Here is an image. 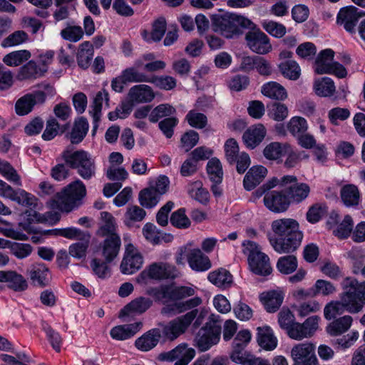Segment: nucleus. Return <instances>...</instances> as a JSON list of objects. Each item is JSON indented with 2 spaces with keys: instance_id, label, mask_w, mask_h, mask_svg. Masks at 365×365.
Masks as SVG:
<instances>
[{
  "instance_id": "f257e3e1",
  "label": "nucleus",
  "mask_w": 365,
  "mask_h": 365,
  "mask_svg": "<svg viewBox=\"0 0 365 365\" xmlns=\"http://www.w3.org/2000/svg\"><path fill=\"white\" fill-rule=\"evenodd\" d=\"M271 230L272 233L268 235V239L277 253H292L300 246L303 233L297 220L292 218L275 220L271 224Z\"/></svg>"
},
{
  "instance_id": "f03ea898",
  "label": "nucleus",
  "mask_w": 365,
  "mask_h": 365,
  "mask_svg": "<svg viewBox=\"0 0 365 365\" xmlns=\"http://www.w3.org/2000/svg\"><path fill=\"white\" fill-rule=\"evenodd\" d=\"M212 29L227 38L242 34L245 29H254L255 24L245 16L225 13L212 16Z\"/></svg>"
},
{
  "instance_id": "7ed1b4c3",
  "label": "nucleus",
  "mask_w": 365,
  "mask_h": 365,
  "mask_svg": "<svg viewBox=\"0 0 365 365\" xmlns=\"http://www.w3.org/2000/svg\"><path fill=\"white\" fill-rule=\"evenodd\" d=\"M86 190L83 182L77 180L68 185L53 198L52 206L62 212H69L80 205L82 198L86 195Z\"/></svg>"
},
{
  "instance_id": "20e7f679",
  "label": "nucleus",
  "mask_w": 365,
  "mask_h": 365,
  "mask_svg": "<svg viewBox=\"0 0 365 365\" xmlns=\"http://www.w3.org/2000/svg\"><path fill=\"white\" fill-rule=\"evenodd\" d=\"M61 158L67 165L75 169L77 173L84 180H90L96 174V163L92 155L83 150L74 152L65 150Z\"/></svg>"
},
{
  "instance_id": "39448f33",
  "label": "nucleus",
  "mask_w": 365,
  "mask_h": 365,
  "mask_svg": "<svg viewBox=\"0 0 365 365\" xmlns=\"http://www.w3.org/2000/svg\"><path fill=\"white\" fill-rule=\"evenodd\" d=\"M9 199L17 202L24 207H29L26 211V220L29 223H46L50 222L51 217H56V214L48 212L43 215L40 214L34 209H39L38 199L32 194L26 192L24 190L19 189L10 194Z\"/></svg>"
},
{
  "instance_id": "423d86ee",
  "label": "nucleus",
  "mask_w": 365,
  "mask_h": 365,
  "mask_svg": "<svg viewBox=\"0 0 365 365\" xmlns=\"http://www.w3.org/2000/svg\"><path fill=\"white\" fill-rule=\"evenodd\" d=\"M221 331V317L214 314H210L205 326L199 330L195 336L196 346L201 351L208 350L219 342Z\"/></svg>"
},
{
  "instance_id": "0eeeda50",
  "label": "nucleus",
  "mask_w": 365,
  "mask_h": 365,
  "mask_svg": "<svg viewBox=\"0 0 365 365\" xmlns=\"http://www.w3.org/2000/svg\"><path fill=\"white\" fill-rule=\"evenodd\" d=\"M243 252L248 256V263L252 272L257 275L267 276L272 273L269 258L260 252L257 245L252 241L243 242Z\"/></svg>"
},
{
  "instance_id": "6e6552de",
  "label": "nucleus",
  "mask_w": 365,
  "mask_h": 365,
  "mask_svg": "<svg viewBox=\"0 0 365 365\" xmlns=\"http://www.w3.org/2000/svg\"><path fill=\"white\" fill-rule=\"evenodd\" d=\"M341 284L342 292L339 299L346 307V312L351 314L360 312L364 307V301L357 287V279L348 277L342 281Z\"/></svg>"
},
{
  "instance_id": "1a4fd4ad",
  "label": "nucleus",
  "mask_w": 365,
  "mask_h": 365,
  "mask_svg": "<svg viewBox=\"0 0 365 365\" xmlns=\"http://www.w3.org/2000/svg\"><path fill=\"white\" fill-rule=\"evenodd\" d=\"M197 313L198 309H194L166 324H161V334L165 339L169 341L175 340L186 332L197 317Z\"/></svg>"
},
{
  "instance_id": "9d476101",
  "label": "nucleus",
  "mask_w": 365,
  "mask_h": 365,
  "mask_svg": "<svg viewBox=\"0 0 365 365\" xmlns=\"http://www.w3.org/2000/svg\"><path fill=\"white\" fill-rule=\"evenodd\" d=\"M195 292V289L191 287L163 285L155 289L153 291V294L156 300L165 304L170 302H175L193 296Z\"/></svg>"
},
{
  "instance_id": "9b49d317",
  "label": "nucleus",
  "mask_w": 365,
  "mask_h": 365,
  "mask_svg": "<svg viewBox=\"0 0 365 365\" xmlns=\"http://www.w3.org/2000/svg\"><path fill=\"white\" fill-rule=\"evenodd\" d=\"M143 273L150 279L159 281L175 279L180 276V271L175 265L164 262L152 263Z\"/></svg>"
},
{
  "instance_id": "f8f14e48",
  "label": "nucleus",
  "mask_w": 365,
  "mask_h": 365,
  "mask_svg": "<svg viewBox=\"0 0 365 365\" xmlns=\"http://www.w3.org/2000/svg\"><path fill=\"white\" fill-rule=\"evenodd\" d=\"M294 365H317L315 346L309 342L294 345L291 350Z\"/></svg>"
},
{
  "instance_id": "ddd939ff",
  "label": "nucleus",
  "mask_w": 365,
  "mask_h": 365,
  "mask_svg": "<svg viewBox=\"0 0 365 365\" xmlns=\"http://www.w3.org/2000/svg\"><path fill=\"white\" fill-rule=\"evenodd\" d=\"M319 318L312 316L307 318L303 323L294 322L287 331V335L292 339L300 341L312 336L318 329Z\"/></svg>"
},
{
  "instance_id": "4468645a",
  "label": "nucleus",
  "mask_w": 365,
  "mask_h": 365,
  "mask_svg": "<svg viewBox=\"0 0 365 365\" xmlns=\"http://www.w3.org/2000/svg\"><path fill=\"white\" fill-rule=\"evenodd\" d=\"M263 202L266 208L274 213L284 212L290 206L289 198L284 189L267 192Z\"/></svg>"
},
{
  "instance_id": "2eb2a0df",
  "label": "nucleus",
  "mask_w": 365,
  "mask_h": 365,
  "mask_svg": "<svg viewBox=\"0 0 365 365\" xmlns=\"http://www.w3.org/2000/svg\"><path fill=\"white\" fill-rule=\"evenodd\" d=\"M363 16H365V11L354 6L343 7L337 14L336 24L342 26L347 32L353 34L359 19Z\"/></svg>"
},
{
  "instance_id": "dca6fc26",
  "label": "nucleus",
  "mask_w": 365,
  "mask_h": 365,
  "mask_svg": "<svg viewBox=\"0 0 365 365\" xmlns=\"http://www.w3.org/2000/svg\"><path fill=\"white\" fill-rule=\"evenodd\" d=\"M283 177H292L294 180H290V182H287L286 185H283L282 182L278 184L282 188H284L287 195L289 198L290 204L299 203L304 201L309 195L310 187L307 183L297 182V178L294 175H284Z\"/></svg>"
},
{
  "instance_id": "f3484780",
  "label": "nucleus",
  "mask_w": 365,
  "mask_h": 365,
  "mask_svg": "<svg viewBox=\"0 0 365 365\" xmlns=\"http://www.w3.org/2000/svg\"><path fill=\"white\" fill-rule=\"evenodd\" d=\"M246 34L245 40L248 47L258 54H267L272 50L269 37L259 29H250Z\"/></svg>"
},
{
  "instance_id": "a211bd4d",
  "label": "nucleus",
  "mask_w": 365,
  "mask_h": 365,
  "mask_svg": "<svg viewBox=\"0 0 365 365\" xmlns=\"http://www.w3.org/2000/svg\"><path fill=\"white\" fill-rule=\"evenodd\" d=\"M195 351L186 345H179L168 352L160 353L158 359L161 361H173L177 360L174 365H187L194 358Z\"/></svg>"
},
{
  "instance_id": "6ab92c4d",
  "label": "nucleus",
  "mask_w": 365,
  "mask_h": 365,
  "mask_svg": "<svg viewBox=\"0 0 365 365\" xmlns=\"http://www.w3.org/2000/svg\"><path fill=\"white\" fill-rule=\"evenodd\" d=\"M26 274L31 284L40 288L47 287L51 280L49 268L42 262H36L31 264L27 269Z\"/></svg>"
},
{
  "instance_id": "aec40b11",
  "label": "nucleus",
  "mask_w": 365,
  "mask_h": 365,
  "mask_svg": "<svg viewBox=\"0 0 365 365\" xmlns=\"http://www.w3.org/2000/svg\"><path fill=\"white\" fill-rule=\"evenodd\" d=\"M143 263L142 255L133 245H128L120 264L121 272L125 274H133L141 268Z\"/></svg>"
},
{
  "instance_id": "412c9836",
  "label": "nucleus",
  "mask_w": 365,
  "mask_h": 365,
  "mask_svg": "<svg viewBox=\"0 0 365 365\" xmlns=\"http://www.w3.org/2000/svg\"><path fill=\"white\" fill-rule=\"evenodd\" d=\"M250 339L251 333L247 329L240 331L237 334L232 342L233 351L230 355L232 361L240 364V362L236 361L235 358H239V360L245 361L250 358V356H255L249 352L243 351L244 348L250 342Z\"/></svg>"
},
{
  "instance_id": "4be33fe9",
  "label": "nucleus",
  "mask_w": 365,
  "mask_h": 365,
  "mask_svg": "<svg viewBox=\"0 0 365 365\" xmlns=\"http://www.w3.org/2000/svg\"><path fill=\"white\" fill-rule=\"evenodd\" d=\"M46 99L43 91H36L20 98L16 103L15 108L17 114L26 115L31 111L34 105L43 103Z\"/></svg>"
},
{
  "instance_id": "5701e85b",
  "label": "nucleus",
  "mask_w": 365,
  "mask_h": 365,
  "mask_svg": "<svg viewBox=\"0 0 365 365\" xmlns=\"http://www.w3.org/2000/svg\"><path fill=\"white\" fill-rule=\"evenodd\" d=\"M155 98L152 88L145 84L131 87L128 93V99L133 104L150 103Z\"/></svg>"
},
{
  "instance_id": "b1692460",
  "label": "nucleus",
  "mask_w": 365,
  "mask_h": 365,
  "mask_svg": "<svg viewBox=\"0 0 365 365\" xmlns=\"http://www.w3.org/2000/svg\"><path fill=\"white\" fill-rule=\"evenodd\" d=\"M187 261L190 267L195 272H205L211 268L209 257L200 249H191L187 255Z\"/></svg>"
},
{
  "instance_id": "393cba45",
  "label": "nucleus",
  "mask_w": 365,
  "mask_h": 365,
  "mask_svg": "<svg viewBox=\"0 0 365 365\" xmlns=\"http://www.w3.org/2000/svg\"><path fill=\"white\" fill-rule=\"evenodd\" d=\"M202 303L201 298L193 297L185 302H173L165 304L160 311V313L165 317H170L185 312L187 309L195 308Z\"/></svg>"
},
{
  "instance_id": "a878e982",
  "label": "nucleus",
  "mask_w": 365,
  "mask_h": 365,
  "mask_svg": "<svg viewBox=\"0 0 365 365\" xmlns=\"http://www.w3.org/2000/svg\"><path fill=\"white\" fill-rule=\"evenodd\" d=\"M0 282H6L8 287L15 292H24L29 287L25 277L16 271H0Z\"/></svg>"
},
{
  "instance_id": "bb28decb",
  "label": "nucleus",
  "mask_w": 365,
  "mask_h": 365,
  "mask_svg": "<svg viewBox=\"0 0 365 365\" xmlns=\"http://www.w3.org/2000/svg\"><path fill=\"white\" fill-rule=\"evenodd\" d=\"M121 246L119 235L107 236L101 245V254L106 262H111L118 255Z\"/></svg>"
},
{
  "instance_id": "cd10ccee",
  "label": "nucleus",
  "mask_w": 365,
  "mask_h": 365,
  "mask_svg": "<svg viewBox=\"0 0 365 365\" xmlns=\"http://www.w3.org/2000/svg\"><path fill=\"white\" fill-rule=\"evenodd\" d=\"M161 336L160 329H152L138 338L135 341V346L140 351H148L157 346Z\"/></svg>"
},
{
  "instance_id": "c85d7f7f",
  "label": "nucleus",
  "mask_w": 365,
  "mask_h": 365,
  "mask_svg": "<svg viewBox=\"0 0 365 365\" xmlns=\"http://www.w3.org/2000/svg\"><path fill=\"white\" fill-rule=\"evenodd\" d=\"M266 129L262 124H257L247 129L242 135L245 145L251 149L256 148L264 138Z\"/></svg>"
},
{
  "instance_id": "c756f323",
  "label": "nucleus",
  "mask_w": 365,
  "mask_h": 365,
  "mask_svg": "<svg viewBox=\"0 0 365 365\" xmlns=\"http://www.w3.org/2000/svg\"><path fill=\"white\" fill-rule=\"evenodd\" d=\"M142 327V322L118 325L110 329V334L113 339L123 341L133 337Z\"/></svg>"
},
{
  "instance_id": "7c9ffc66",
  "label": "nucleus",
  "mask_w": 365,
  "mask_h": 365,
  "mask_svg": "<svg viewBox=\"0 0 365 365\" xmlns=\"http://www.w3.org/2000/svg\"><path fill=\"white\" fill-rule=\"evenodd\" d=\"M267 170L262 165L252 167L244 178L243 184L247 190H252L266 177Z\"/></svg>"
},
{
  "instance_id": "2f4dec72",
  "label": "nucleus",
  "mask_w": 365,
  "mask_h": 365,
  "mask_svg": "<svg viewBox=\"0 0 365 365\" xmlns=\"http://www.w3.org/2000/svg\"><path fill=\"white\" fill-rule=\"evenodd\" d=\"M340 197L346 207H357L361 202V193L354 184H346L340 190Z\"/></svg>"
},
{
  "instance_id": "473e14b6",
  "label": "nucleus",
  "mask_w": 365,
  "mask_h": 365,
  "mask_svg": "<svg viewBox=\"0 0 365 365\" xmlns=\"http://www.w3.org/2000/svg\"><path fill=\"white\" fill-rule=\"evenodd\" d=\"M257 342L259 345L264 350L272 351L277 346L278 341L274 335L272 329L267 326L258 327Z\"/></svg>"
},
{
  "instance_id": "72a5a7b5",
  "label": "nucleus",
  "mask_w": 365,
  "mask_h": 365,
  "mask_svg": "<svg viewBox=\"0 0 365 365\" xmlns=\"http://www.w3.org/2000/svg\"><path fill=\"white\" fill-rule=\"evenodd\" d=\"M334 56V51L331 48H327L319 52L315 60V72L318 74H324L330 72L331 66Z\"/></svg>"
},
{
  "instance_id": "f704fd0d",
  "label": "nucleus",
  "mask_w": 365,
  "mask_h": 365,
  "mask_svg": "<svg viewBox=\"0 0 365 365\" xmlns=\"http://www.w3.org/2000/svg\"><path fill=\"white\" fill-rule=\"evenodd\" d=\"M207 279L212 284L222 289L230 287L232 283V275L224 268H219L210 272Z\"/></svg>"
},
{
  "instance_id": "c9c22d12",
  "label": "nucleus",
  "mask_w": 365,
  "mask_h": 365,
  "mask_svg": "<svg viewBox=\"0 0 365 365\" xmlns=\"http://www.w3.org/2000/svg\"><path fill=\"white\" fill-rule=\"evenodd\" d=\"M143 234L145 239L153 245H158L163 242H169L173 239L171 235L160 232L157 227L151 223H146L144 225Z\"/></svg>"
},
{
  "instance_id": "e433bc0d",
  "label": "nucleus",
  "mask_w": 365,
  "mask_h": 365,
  "mask_svg": "<svg viewBox=\"0 0 365 365\" xmlns=\"http://www.w3.org/2000/svg\"><path fill=\"white\" fill-rule=\"evenodd\" d=\"M353 319L345 315L334 320L327 327V333L332 336H338L347 331L352 324Z\"/></svg>"
},
{
  "instance_id": "4c0bfd02",
  "label": "nucleus",
  "mask_w": 365,
  "mask_h": 365,
  "mask_svg": "<svg viewBox=\"0 0 365 365\" xmlns=\"http://www.w3.org/2000/svg\"><path fill=\"white\" fill-rule=\"evenodd\" d=\"M108 93L106 90L99 91L94 98L92 109L89 111L93 119V132L96 130L98 126V123L101 115L103 102L105 101L108 105Z\"/></svg>"
},
{
  "instance_id": "58836bf2",
  "label": "nucleus",
  "mask_w": 365,
  "mask_h": 365,
  "mask_svg": "<svg viewBox=\"0 0 365 365\" xmlns=\"http://www.w3.org/2000/svg\"><path fill=\"white\" fill-rule=\"evenodd\" d=\"M284 299L282 292L271 291L263 293L260 296V300L263 303L266 310L269 312H275L281 306Z\"/></svg>"
},
{
  "instance_id": "ea45409f",
  "label": "nucleus",
  "mask_w": 365,
  "mask_h": 365,
  "mask_svg": "<svg viewBox=\"0 0 365 365\" xmlns=\"http://www.w3.org/2000/svg\"><path fill=\"white\" fill-rule=\"evenodd\" d=\"M152 300L147 297H138L131 301L120 311V317L127 315L130 312L142 314L148 310L152 305Z\"/></svg>"
},
{
  "instance_id": "a19ab883",
  "label": "nucleus",
  "mask_w": 365,
  "mask_h": 365,
  "mask_svg": "<svg viewBox=\"0 0 365 365\" xmlns=\"http://www.w3.org/2000/svg\"><path fill=\"white\" fill-rule=\"evenodd\" d=\"M46 71V68L38 67L36 62L29 61L21 67L18 78L20 80L34 79L42 76Z\"/></svg>"
},
{
  "instance_id": "79ce46f5",
  "label": "nucleus",
  "mask_w": 365,
  "mask_h": 365,
  "mask_svg": "<svg viewBox=\"0 0 365 365\" xmlns=\"http://www.w3.org/2000/svg\"><path fill=\"white\" fill-rule=\"evenodd\" d=\"M314 90L319 96L329 97L334 95L336 88L331 78L323 77L314 81Z\"/></svg>"
},
{
  "instance_id": "37998d69",
  "label": "nucleus",
  "mask_w": 365,
  "mask_h": 365,
  "mask_svg": "<svg viewBox=\"0 0 365 365\" xmlns=\"http://www.w3.org/2000/svg\"><path fill=\"white\" fill-rule=\"evenodd\" d=\"M93 56V46L89 41L82 43L77 53L78 65L83 69L89 67Z\"/></svg>"
},
{
  "instance_id": "c03bdc74",
  "label": "nucleus",
  "mask_w": 365,
  "mask_h": 365,
  "mask_svg": "<svg viewBox=\"0 0 365 365\" xmlns=\"http://www.w3.org/2000/svg\"><path fill=\"white\" fill-rule=\"evenodd\" d=\"M262 93L269 98L280 101H283L287 97L285 88L279 83L274 81L264 84L262 87Z\"/></svg>"
},
{
  "instance_id": "a18cd8bd",
  "label": "nucleus",
  "mask_w": 365,
  "mask_h": 365,
  "mask_svg": "<svg viewBox=\"0 0 365 365\" xmlns=\"http://www.w3.org/2000/svg\"><path fill=\"white\" fill-rule=\"evenodd\" d=\"M88 130V123L85 118L81 117L76 120L70 133L71 143L78 144L81 143L86 135Z\"/></svg>"
},
{
  "instance_id": "49530a36",
  "label": "nucleus",
  "mask_w": 365,
  "mask_h": 365,
  "mask_svg": "<svg viewBox=\"0 0 365 365\" xmlns=\"http://www.w3.org/2000/svg\"><path fill=\"white\" fill-rule=\"evenodd\" d=\"M101 217L103 221V225L100 227L98 231V235L107 237V236L118 235L116 232V223L115 218L110 213L108 212H102L101 213Z\"/></svg>"
},
{
  "instance_id": "de8ad7c7",
  "label": "nucleus",
  "mask_w": 365,
  "mask_h": 365,
  "mask_svg": "<svg viewBox=\"0 0 365 365\" xmlns=\"http://www.w3.org/2000/svg\"><path fill=\"white\" fill-rule=\"evenodd\" d=\"M289 148L290 145L287 143L272 142L264 148L263 154L267 159L277 160L288 152Z\"/></svg>"
},
{
  "instance_id": "09e8293b",
  "label": "nucleus",
  "mask_w": 365,
  "mask_h": 365,
  "mask_svg": "<svg viewBox=\"0 0 365 365\" xmlns=\"http://www.w3.org/2000/svg\"><path fill=\"white\" fill-rule=\"evenodd\" d=\"M139 202L145 208L155 207L160 201V196L150 186L139 192Z\"/></svg>"
},
{
  "instance_id": "8fccbe9b",
  "label": "nucleus",
  "mask_w": 365,
  "mask_h": 365,
  "mask_svg": "<svg viewBox=\"0 0 365 365\" xmlns=\"http://www.w3.org/2000/svg\"><path fill=\"white\" fill-rule=\"evenodd\" d=\"M359 339V333L356 331H351L349 333L339 337L332 339L331 344L336 349L345 350L350 348Z\"/></svg>"
},
{
  "instance_id": "3c124183",
  "label": "nucleus",
  "mask_w": 365,
  "mask_h": 365,
  "mask_svg": "<svg viewBox=\"0 0 365 365\" xmlns=\"http://www.w3.org/2000/svg\"><path fill=\"white\" fill-rule=\"evenodd\" d=\"M298 266L297 257L289 255L281 257L277 262V268L279 272L284 274H289L296 271Z\"/></svg>"
},
{
  "instance_id": "603ef678",
  "label": "nucleus",
  "mask_w": 365,
  "mask_h": 365,
  "mask_svg": "<svg viewBox=\"0 0 365 365\" xmlns=\"http://www.w3.org/2000/svg\"><path fill=\"white\" fill-rule=\"evenodd\" d=\"M30 57L31 53L29 51L19 50L6 54L4 57L3 61L9 66H18L29 60Z\"/></svg>"
},
{
  "instance_id": "864d4df0",
  "label": "nucleus",
  "mask_w": 365,
  "mask_h": 365,
  "mask_svg": "<svg viewBox=\"0 0 365 365\" xmlns=\"http://www.w3.org/2000/svg\"><path fill=\"white\" fill-rule=\"evenodd\" d=\"M146 215V212L138 205L127 207L124 215V222L127 226H133L135 222L142 221Z\"/></svg>"
},
{
  "instance_id": "5fc2aeb1",
  "label": "nucleus",
  "mask_w": 365,
  "mask_h": 365,
  "mask_svg": "<svg viewBox=\"0 0 365 365\" xmlns=\"http://www.w3.org/2000/svg\"><path fill=\"white\" fill-rule=\"evenodd\" d=\"M294 180V178L292 177H274L257 189L253 192V195L256 198H259L262 195L265 196L267 192L270 191L271 189L278 186L279 183L282 182L283 185H286L287 182H290V180Z\"/></svg>"
},
{
  "instance_id": "6e6d98bb",
  "label": "nucleus",
  "mask_w": 365,
  "mask_h": 365,
  "mask_svg": "<svg viewBox=\"0 0 365 365\" xmlns=\"http://www.w3.org/2000/svg\"><path fill=\"white\" fill-rule=\"evenodd\" d=\"M175 112V108L170 104H160L150 112L149 115V120L152 123H156L160 118L172 117Z\"/></svg>"
},
{
  "instance_id": "4d7b16f0",
  "label": "nucleus",
  "mask_w": 365,
  "mask_h": 365,
  "mask_svg": "<svg viewBox=\"0 0 365 365\" xmlns=\"http://www.w3.org/2000/svg\"><path fill=\"white\" fill-rule=\"evenodd\" d=\"M279 68L282 75L291 80H297L301 74V69L299 64L292 60H287L279 65Z\"/></svg>"
},
{
  "instance_id": "13d9d810",
  "label": "nucleus",
  "mask_w": 365,
  "mask_h": 365,
  "mask_svg": "<svg viewBox=\"0 0 365 365\" xmlns=\"http://www.w3.org/2000/svg\"><path fill=\"white\" fill-rule=\"evenodd\" d=\"M207 171L210 180L216 184L220 183L222 180L223 172L220 161L213 158L207 164Z\"/></svg>"
},
{
  "instance_id": "bf43d9fd",
  "label": "nucleus",
  "mask_w": 365,
  "mask_h": 365,
  "mask_svg": "<svg viewBox=\"0 0 365 365\" xmlns=\"http://www.w3.org/2000/svg\"><path fill=\"white\" fill-rule=\"evenodd\" d=\"M289 132L297 138L304 133L308 129L307 120L302 117H293L287 125Z\"/></svg>"
},
{
  "instance_id": "052dcab7",
  "label": "nucleus",
  "mask_w": 365,
  "mask_h": 365,
  "mask_svg": "<svg viewBox=\"0 0 365 365\" xmlns=\"http://www.w3.org/2000/svg\"><path fill=\"white\" fill-rule=\"evenodd\" d=\"M345 312H346V307L339 299L328 303L324 307V314L327 319L330 320L341 315Z\"/></svg>"
},
{
  "instance_id": "680f3d73",
  "label": "nucleus",
  "mask_w": 365,
  "mask_h": 365,
  "mask_svg": "<svg viewBox=\"0 0 365 365\" xmlns=\"http://www.w3.org/2000/svg\"><path fill=\"white\" fill-rule=\"evenodd\" d=\"M90 240L91 235H84L83 238L78 240L80 242L74 243L69 247V254L78 259L86 257Z\"/></svg>"
},
{
  "instance_id": "e2e57ef3",
  "label": "nucleus",
  "mask_w": 365,
  "mask_h": 365,
  "mask_svg": "<svg viewBox=\"0 0 365 365\" xmlns=\"http://www.w3.org/2000/svg\"><path fill=\"white\" fill-rule=\"evenodd\" d=\"M0 173L9 181L17 185H21L20 176L14 167L7 161L0 160Z\"/></svg>"
},
{
  "instance_id": "0e129e2a",
  "label": "nucleus",
  "mask_w": 365,
  "mask_h": 365,
  "mask_svg": "<svg viewBox=\"0 0 365 365\" xmlns=\"http://www.w3.org/2000/svg\"><path fill=\"white\" fill-rule=\"evenodd\" d=\"M122 77L127 83H140L150 81L145 74L140 73L135 67H129L121 72Z\"/></svg>"
},
{
  "instance_id": "69168bd1",
  "label": "nucleus",
  "mask_w": 365,
  "mask_h": 365,
  "mask_svg": "<svg viewBox=\"0 0 365 365\" xmlns=\"http://www.w3.org/2000/svg\"><path fill=\"white\" fill-rule=\"evenodd\" d=\"M185 120L191 127L197 129L204 128L207 124V116L195 110H190L185 116Z\"/></svg>"
},
{
  "instance_id": "338daca9",
  "label": "nucleus",
  "mask_w": 365,
  "mask_h": 365,
  "mask_svg": "<svg viewBox=\"0 0 365 365\" xmlns=\"http://www.w3.org/2000/svg\"><path fill=\"white\" fill-rule=\"evenodd\" d=\"M189 195L201 203H206L209 200V192L207 190L202 187L200 181H196L190 185L188 190Z\"/></svg>"
},
{
  "instance_id": "774afa93",
  "label": "nucleus",
  "mask_w": 365,
  "mask_h": 365,
  "mask_svg": "<svg viewBox=\"0 0 365 365\" xmlns=\"http://www.w3.org/2000/svg\"><path fill=\"white\" fill-rule=\"evenodd\" d=\"M262 26L269 34L275 38H282L287 32L285 26L271 20L263 21Z\"/></svg>"
}]
</instances>
